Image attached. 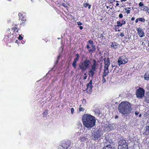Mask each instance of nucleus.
<instances>
[{
  "label": "nucleus",
  "instance_id": "obj_1",
  "mask_svg": "<svg viewBox=\"0 0 149 149\" xmlns=\"http://www.w3.org/2000/svg\"><path fill=\"white\" fill-rule=\"evenodd\" d=\"M82 121L84 125L87 128H91L95 125V118L90 114L84 115L82 117Z\"/></svg>",
  "mask_w": 149,
  "mask_h": 149
},
{
  "label": "nucleus",
  "instance_id": "obj_2",
  "mask_svg": "<svg viewBox=\"0 0 149 149\" xmlns=\"http://www.w3.org/2000/svg\"><path fill=\"white\" fill-rule=\"evenodd\" d=\"M118 108L119 112L125 116L129 114L132 109L131 104L127 101L122 102L119 104Z\"/></svg>",
  "mask_w": 149,
  "mask_h": 149
},
{
  "label": "nucleus",
  "instance_id": "obj_3",
  "mask_svg": "<svg viewBox=\"0 0 149 149\" xmlns=\"http://www.w3.org/2000/svg\"><path fill=\"white\" fill-rule=\"evenodd\" d=\"M99 64L96 60L94 59L93 60V63L91 65V69L88 71V74L89 77H91L93 78L94 75L95 74V71L98 68Z\"/></svg>",
  "mask_w": 149,
  "mask_h": 149
},
{
  "label": "nucleus",
  "instance_id": "obj_4",
  "mask_svg": "<svg viewBox=\"0 0 149 149\" xmlns=\"http://www.w3.org/2000/svg\"><path fill=\"white\" fill-rule=\"evenodd\" d=\"M91 64L90 60L86 58L83 62L80 63L79 67L82 72L85 71L87 68L90 67Z\"/></svg>",
  "mask_w": 149,
  "mask_h": 149
},
{
  "label": "nucleus",
  "instance_id": "obj_5",
  "mask_svg": "<svg viewBox=\"0 0 149 149\" xmlns=\"http://www.w3.org/2000/svg\"><path fill=\"white\" fill-rule=\"evenodd\" d=\"M87 42L89 44H87L86 46L88 53H92L96 51V47L95 45H94L93 41L91 40H89Z\"/></svg>",
  "mask_w": 149,
  "mask_h": 149
},
{
  "label": "nucleus",
  "instance_id": "obj_6",
  "mask_svg": "<svg viewBox=\"0 0 149 149\" xmlns=\"http://www.w3.org/2000/svg\"><path fill=\"white\" fill-rule=\"evenodd\" d=\"M5 38L7 39L8 38V40H10L12 42L15 41V42L17 43L18 41L17 40H15V39L16 37L15 36H14L13 33H11L10 29H9L6 31V35H5Z\"/></svg>",
  "mask_w": 149,
  "mask_h": 149
},
{
  "label": "nucleus",
  "instance_id": "obj_7",
  "mask_svg": "<svg viewBox=\"0 0 149 149\" xmlns=\"http://www.w3.org/2000/svg\"><path fill=\"white\" fill-rule=\"evenodd\" d=\"M105 142L104 143V147H111V144L113 143L112 141L111 134H108L105 136Z\"/></svg>",
  "mask_w": 149,
  "mask_h": 149
},
{
  "label": "nucleus",
  "instance_id": "obj_8",
  "mask_svg": "<svg viewBox=\"0 0 149 149\" xmlns=\"http://www.w3.org/2000/svg\"><path fill=\"white\" fill-rule=\"evenodd\" d=\"M145 93L144 90L143 88L139 87L136 91V95L137 98L141 99L144 96Z\"/></svg>",
  "mask_w": 149,
  "mask_h": 149
},
{
  "label": "nucleus",
  "instance_id": "obj_9",
  "mask_svg": "<svg viewBox=\"0 0 149 149\" xmlns=\"http://www.w3.org/2000/svg\"><path fill=\"white\" fill-rule=\"evenodd\" d=\"M126 148V149H128V144L125 139H120L119 141L118 148Z\"/></svg>",
  "mask_w": 149,
  "mask_h": 149
},
{
  "label": "nucleus",
  "instance_id": "obj_10",
  "mask_svg": "<svg viewBox=\"0 0 149 149\" xmlns=\"http://www.w3.org/2000/svg\"><path fill=\"white\" fill-rule=\"evenodd\" d=\"M128 61V59L126 56L123 55L119 58L118 61V65L120 66L121 65L125 64Z\"/></svg>",
  "mask_w": 149,
  "mask_h": 149
},
{
  "label": "nucleus",
  "instance_id": "obj_11",
  "mask_svg": "<svg viewBox=\"0 0 149 149\" xmlns=\"http://www.w3.org/2000/svg\"><path fill=\"white\" fill-rule=\"evenodd\" d=\"M100 136V132L99 131H94L91 133L92 139L94 140H97Z\"/></svg>",
  "mask_w": 149,
  "mask_h": 149
},
{
  "label": "nucleus",
  "instance_id": "obj_12",
  "mask_svg": "<svg viewBox=\"0 0 149 149\" xmlns=\"http://www.w3.org/2000/svg\"><path fill=\"white\" fill-rule=\"evenodd\" d=\"M71 144V142L70 140L63 141L61 144V146L65 149L69 148Z\"/></svg>",
  "mask_w": 149,
  "mask_h": 149
},
{
  "label": "nucleus",
  "instance_id": "obj_13",
  "mask_svg": "<svg viewBox=\"0 0 149 149\" xmlns=\"http://www.w3.org/2000/svg\"><path fill=\"white\" fill-rule=\"evenodd\" d=\"M92 80H91L87 85V88L86 89L87 93H91L93 87V86H92Z\"/></svg>",
  "mask_w": 149,
  "mask_h": 149
},
{
  "label": "nucleus",
  "instance_id": "obj_14",
  "mask_svg": "<svg viewBox=\"0 0 149 149\" xmlns=\"http://www.w3.org/2000/svg\"><path fill=\"white\" fill-rule=\"evenodd\" d=\"M76 56V58H74L72 64V66L74 69L76 68L77 65V62L79 61L80 58L79 54H77Z\"/></svg>",
  "mask_w": 149,
  "mask_h": 149
},
{
  "label": "nucleus",
  "instance_id": "obj_15",
  "mask_svg": "<svg viewBox=\"0 0 149 149\" xmlns=\"http://www.w3.org/2000/svg\"><path fill=\"white\" fill-rule=\"evenodd\" d=\"M126 22L123 19H122L121 21L118 20L117 22V24L114 26L116 28V31H117L116 28H117V27L122 26L123 25L125 24H126Z\"/></svg>",
  "mask_w": 149,
  "mask_h": 149
},
{
  "label": "nucleus",
  "instance_id": "obj_16",
  "mask_svg": "<svg viewBox=\"0 0 149 149\" xmlns=\"http://www.w3.org/2000/svg\"><path fill=\"white\" fill-rule=\"evenodd\" d=\"M104 67L109 68L110 64V60L109 58H105L104 59Z\"/></svg>",
  "mask_w": 149,
  "mask_h": 149
},
{
  "label": "nucleus",
  "instance_id": "obj_17",
  "mask_svg": "<svg viewBox=\"0 0 149 149\" xmlns=\"http://www.w3.org/2000/svg\"><path fill=\"white\" fill-rule=\"evenodd\" d=\"M138 33L139 36L142 38L145 36V33L143 29L140 27H139L137 29Z\"/></svg>",
  "mask_w": 149,
  "mask_h": 149
},
{
  "label": "nucleus",
  "instance_id": "obj_18",
  "mask_svg": "<svg viewBox=\"0 0 149 149\" xmlns=\"http://www.w3.org/2000/svg\"><path fill=\"white\" fill-rule=\"evenodd\" d=\"M11 29L15 33L18 32L19 29L17 28V25L13 23L12 25Z\"/></svg>",
  "mask_w": 149,
  "mask_h": 149
},
{
  "label": "nucleus",
  "instance_id": "obj_19",
  "mask_svg": "<svg viewBox=\"0 0 149 149\" xmlns=\"http://www.w3.org/2000/svg\"><path fill=\"white\" fill-rule=\"evenodd\" d=\"M109 68L104 67V72L102 75L106 76L107 75L109 72L108 70Z\"/></svg>",
  "mask_w": 149,
  "mask_h": 149
},
{
  "label": "nucleus",
  "instance_id": "obj_20",
  "mask_svg": "<svg viewBox=\"0 0 149 149\" xmlns=\"http://www.w3.org/2000/svg\"><path fill=\"white\" fill-rule=\"evenodd\" d=\"M118 44L116 42H111V46L114 49H116L118 48Z\"/></svg>",
  "mask_w": 149,
  "mask_h": 149
},
{
  "label": "nucleus",
  "instance_id": "obj_21",
  "mask_svg": "<svg viewBox=\"0 0 149 149\" xmlns=\"http://www.w3.org/2000/svg\"><path fill=\"white\" fill-rule=\"evenodd\" d=\"M144 78L145 80H149V71H147L144 75Z\"/></svg>",
  "mask_w": 149,
  "mask_h": 149
},
{
  "label": "nucleus",
  "instance_id": "obj_22",
  "mask_svg": "<svg viewBox=\"0 0 149 149\" xmlns=\"http://www.w3.org/2000/svg\"><path fill=\"white\" fill-rule=\"evenodd\" d=\"M84 7L85 8H86L87 7H88V9H90L91 8V5L88 4V3H84L83 4Z\"/></svg>",
  "mask_w": 149,
  "mask_h": 149
},
{
  "label": "nucleus",
  "instance_id": "obj_23",
  "mask_svg": "<svg viewBox=\"0 0 149 149\" xmlns=\"http://www.w3.org/2000/svg\"><path fill=\"white\" fill-rule=\"evenodd\" d=\"M84 106L82 105H80L79 109V111L80 112L81 111L83 112L85 111V109L84 107Z\"/></svg>",
  "mask_w": 149,
  "mask_h": 149
},
{
  "label": "nucleus",
  "instance_id": "obj_24",
  "mask_svg": "<svg viewBox=\"0 0 149 149\" xmlns=\"http://www.w3.org/2000/svg\"><path fill=\"white\" fill-rule=\"evenodd\" d=\"M145 101L147 103H149V93L146 94L145 97Z\"/></svg>",
  "mask_w": 149,
  "mask_h": 149
},
{
  "label": "nucleus",
  "instance_id": "obj_25",
  "mask_svg": "<svg viewBox=\"0 0 149 149\" xmlns=\"http://www.w3.org/2000/svg\"><path fill=\"white\" fill-rule=\"evenodd\" d=\"M146 130V133L147 135H149V125H147L145 127Z\"/></svg>",
  "mask_w": 149,
  "mask_h": 149
},
{
  "label": "nucleus",
  "instance_id": "obj_26",
  "mask_svg": "<svg viewBox=\"0 0 149 149\" xmlns=\"http://www.w3.org/2000/svg\"><path fill=\"white\" fill-rule=\"evenodd\" d=\"M94 111L95 114L98 116L100 114V110L98 109H95Z\"/></svg>",
  "mask_w": 149,
  "mask_h": 149
},
{
  "label": "nucleus",
  "instance_id": "obj_27",
  "mask_svg": "<svg viewBox=\"0 0 149 149\" xmlns=\"http://www.w3.org/2000/svg\"><path fill=\"white\" fill-rule=\"evenodd\" d=\"M79 139L82 142H84L86 140V138L84 137H79Z\"/></svg>",
  "mask_w": 149,
  "mask_h": 149
},
{
  "label": "nucleus",
  "instance_id": "obj_28",
  "mask_svg": "<svg viewBox=\"0 0 149 149\" xmlns=\"http://www.w3.org/2000/svg\"><path fill=\"white\" fill-rule=\"evenodd\" d=\"M20 19H21V20L23 21V22L22 23L20 24L21 25L23 24V23H24L25 21H26V18L25 17V15H24Z\"/></svg>",
  "mask_w": 149,
  "mask_h": 149
},
{
  "label": "nucleus",
  "instance_id": "obj_29",
  "mask_svg": "<svg viewBox=\"0 0 149 149\" xmlns=\"http://www.w3.org/2000/svg\"><path fill=\"white\" fill-rule=\"evenodd\" d=\"M48 114V110L47 109L45 111L43 112L42 113V114L44 116V117H45Z\"/></svg>",
  "mask_w": 149,
  "mask_h": 149
},
{
  "label": "nucleus",
  "instance_id": "obj_30",
  "mask_svg": "<svg viewBox=\"0 0 149 149\" xmlns=\"http://www.w3.org/2000/svg\"><path fill=\"white\" fill-rule=\"evenodd\" d=\"M138 20H139V21H140L141 22H145V19L143 18H139Z\"/></svg>",
  "mask_w": 149,
  "mask_h": 149
},
{
  "label": "nucleus",
  "instance_id": "obj_31",
  "mask_svg": "<svg viewBox=\"0 0 149 149\" xmlns=\"http://www.w3.org/2000/svg\"><path fill=\"white\" fill-rule=\"evenodd\" d=\"M106 77V76H104L103 75L102 76V81L103 83H104L106 82V80L105 78V77Z\"/></svg>",
  "mask_w": 149,
  "mask_h": 149
},
{
  "label": "nucleus",
  "instance_id": "obj_32",
  "mask_svg": "<svg viewBox=\"0 0 149 149\" xmlns=\"http://www.w3.org/2000/svg\"><path fill=\"white\" fill-rule=\"evenodd\" d=\"M125 10L126 13L127 14H129L130 13V10L129 9H127V8H125Z\"/></svg>",
  "mask_w": 149,
  "mask_h": 149
},
{
  "label": "nucleus",
  "instance_id": "obj_33",
  "mask_svg": "<svg viewBox=\"0 0 149 149\" xmlns=\"http://www.w3.org/2000/svg\"><path fill=\"white\" fill-rule=\"evenodd\" d=\"M18 15L19 16V19H21V18L22 17H23V16H24L23 15V14L22 13H19Z\"/></svg>",
  "mask_w": 149,
  "mask_h": 149
},
{
  "label": "nucleus",
  "instance_id": "obj_34",
  "mask_svg": "<svg viewBox=\"0 0 149 149\" xmlns=\"http://www.w3.org/2000/svg\"><path fill=\"white\" fill-rule=\"evenodd\" d=\"M84 77L83 78V79L84 80H85L87 79L88 75L86 73H85L84 74Z\"/></svg>",
  "mask_w": 149,
  "mask_h": 149
},
{
  "label": "nucleus",
  "instance_id": "obj_35",
  "mask_svg": "<svg viewBox=\"0 0 149 149\" xmlns=\"http://www.w3.org/2000/svg\"><path fill=\"white\" fill-rule=\"evenodd\" d=\"M102 149H114L112 147H104Z\"/></svg>",
  "mask_w": 149,
  "mask_h": 149
},
{
  "label": "nucleus",
  "instance_id": "obj_36",
  "mask_svg": "<svg viewBox=\"0 0 149 149\" xmlns=\"http://www.w3.org/2000/svg\"><path fill=\"white\" fill-rule=\"evenodd\" d=\"M61 5L63 7H65V8H68V6H67L66 4L64 3H62Z\"/></svg>",
  "mask_w": 149,
  "mask_h": 149
},
{
  "label": "nucleus",
  "instance_id": "obj_37",
  "mask_svg": "<svg viewBox=\"0 0 149 149\" xmlns=\"http://www.w3.org/2000/svg\"><path fill=\"white\" fill-rule=\"evenodd\" d=\"M143 3L141 2H140L139 4V7L142 6H143Z\"/></svg>",
  "mask_w": 149,
  "mask_h": 149
},
{
  "label": "nucleus",
  "instance_id": "obj_38",
  "mask_svg": "<svg viewBox=\"0 0 149 149\" xmlns=\"http://www.w3.org/2000/svg\"><path fill=\"white\" fill-rule=\"evenodd\" d=\"M74 108H72L71 109V112L72 114H73L74 112Z\"/></svg>",
  "mask_w": 149,
  "mask_h": 149
},
{
  "label": "nucleus",
  "instance_id": "obj_39",
  "mask_svg": "<svg viewBox=\"0 0 149 149\" xmlns=\"http://www.w3.org/2000/svg\"><path fill=\"white\" fill-rule=\"evenodd\" d=\"M23 38L22 37L21 35H19L18 39L19 40H22L23 39Z\"/></svg>",
  "mask_w": 149,
  "mask_h": 149
},
{
  "label": "nucleus",
  "instance_id": "obj_40",
  "mask_svg": "<svg viewBox=\"0 0 149 149\" xmlns=\"http://www.w3.org/2000/svg\"><path fill=\"white\" fill-rule=\"evenodd\" d=\"M123 17V15L122 14L120 13L119 15V17L120 18H122Z\"/></svg>",
  "mask_w": 149,
  "mask_h": 149
},
{
  "label": "nucleus",
  "instance_id": "obj_41",
  "mask_svg": "<svg viewBox=\"0 0 149 149\" xmlns=\"http://www.w3.org/2000/svg\"><path fill=\"white\" fill-rule=\"evenodd\" d=\"M124 34L123 32L120 33V36L121 37H123L124 36Z\"/></svg>",
  "mask_w": 149,
  "mask_h": 149
},
{
  "label": "nucleus",
  "instance_id": "obj_42",
  "mask_svg": "<svg viewBox=\"0 0 149 149\" xmlns=\"http://www.w3.org/2000/svg\"><path fill=\"white\" fill-rule=\"evenodd\" d=\"M77 24L78 25H81L83 24L82 23L80 22H77Z\"/></svg>",
  "mask_w": 149,
  "mask_h": 149
},
{
  "label": "nucleus",
  "instance_id": "obj_43",
  "mask_svg": "<svg viewBox=\"0 0 149 149\" xmlns=\"http://www.w3.org/2000/svg\"><path fill=\"white\" fill-rule=\"evenodd\" d=\"M103 33L101 34V36H100V38H101L102 39H103V38L104 37V36L103 35Z\"/></svg>",
  "mask_w": 149,
  "mask_h": 149
},
{
  "label": "nucleus",
  "instance_id": "obj_44",
  "mask_svg": "<svg viewBox=\"0 0 149 149\" xmlns=\"http://www.w3.org/2000/svg\"><path fill=\"white\" fill-rule=\"evenodd\" d=\"M110 1H111L110 2V3H113V2H114L115 1V0H109Z\"/></svg>",
  "mask_w": 149,
  "mask_h": 149
},
{
  "label": "nucleus",
  "instance_id": "obj_45",
  "mask_svg": "<svg viewBox=\"0 0 149 149\" xmlns=\"http://www.w3.org/2000/svg\"><path fill=\"white\" fill-rule=\"evenodd\" d=\"M139 113L137 111H136L135 113V114L136 116H137L139 114Z\"/></svg>",
  "mask_w": 149,
  "mask_h": 149
},
{
  "label": "nucleus",
  "instance_id": "obj_46",
  "mask_svg": "<svg viewBox=\"0 0 149 149\" xmlns=\"http://www.w3.org/2000/svg\"><path fill=\"white\" fill-rule=\"evenodd\" d=\"M138 21H139V20H138V18H137L135 20V23H137Z\"/></svg>",
  "mask_w": 149,
  "mask_h": 149
},
{
  "label": "nucleus",
  "instance_id": "obj_47",
  "mask_svg": "<svg viewBox=\"0 0 149 149\" xmlns=\"http://www.w3.org/2000/svg\"><path fill=\"white\" fill-rule=\"evenodd\" d=\"M79 28L80 30H82L83 29V26H80L79 27Z\"/></svg>",
  "mask_w": 149,
  "mask_h": 149
},
{
  "label": "nucleus",
  "instance_id": "obj_48",
  "mask_svg": "<svg viewBox=\"0 0 149 149\" xmlns=\"http://www.w3.org/2000/svg\"><path fill=\"white\" fill-rule=\"evenodd\" d=\"M134 19H135V18L134 17H132V18L131 19V20L132 21L134 20Z\"/></svg>",
  "mask_w": 149,
  "mask_h": 149
},
{
  "label": "nucleus",
  "instance_id": "obj_49",
  "mask_svg": "<svg viewBox=\"0 0 149 149\" xmlns=\"http://www.w3.org/2000/svg\"><path fill=\"white\" fill-rule=\"evenodd\" d=\"M127 0H121V2H125Z\"/></svg>",
  "mask_w": 149,
  "mask_h": 149
},
{
  "label": "nucleus",
  "instance_id": "obj_50",
  "mask_svg": "<svg viewBox=\"0 0 149 149\" xmlns=\"http://www.w3.org/2000/svg\"><path fill=\"white\" fill-rule=\"evenodd\" d=\"M118 118V116H117V115H116L115 117V119H117V118Z\"/></svg>",
  "mask_w": 149,
  "mask_h": 149
},
{
  "label": "nucleus",
  "instance_id": "obj_51",
  "mask_svg": "<svg viewBox=\"0 0 149 149\" xmlns=\"http://www.w3.org/2000/svg\"><path fill=\"white\" fill-rule=\"evenodd\" d=\"M119 5V3H117L116 4V6H118Z\"/></svg>",
  "mask_w": 149,
  "mask_h": 149
},
{
  "label": "nucleus",
  "instance_id": "obj_52",
  "mask_svg": "<svg viewBox=\"0 0 149 149\" xmlns=\"http://www.w3.org/2000/svg\"><path fill=\"white\" fill-rule=\"evenodd\" d=\"M131 9V7H128L127 8V9Z\"/></svg>",
  "mask_w": 149,
  "mask_h": 149
},
{
  "label": "nucleus",
  "instance_id": "obj_53",
  "mask_svg": "<svg viewBox=\"0 0 149 149\" xmlns=\"http://www.w3.org/2000/svg\"><path fill=\"white\" fill-rule=\"evenodd\" d=\"M106 8L107 9H108L109 8V6H106Z\"/></svg>",
  "mask_w": 149,
  "mask_h": 149
},
{
  "label": "nucleus",
  "instance_id": "obj_54",
  "mask_svg": "<svg viewBox=\"0 0 149 149\" xmlns=\"http://www.w3.org/2000/svg\"><path fill=\"white\" fill-rule=\"evenodd\" d=\"M129 6H131V3H129Z\"/></svg>",
  "mask_w": 149,
  "mask_h": 149
},
{
  "label": "nucleus",
  "instance_id": "obj_55",
  "mask_svg": "<svg viewBox=\"0 0 149 149\" xmlns=\"http://www.w3.org/2000/svg\"><path fill=\"white\" fill-rule=\"evenodd\" d=\"M148 46L149 47V42H148Z\"/></svg>",
  "mask_w": 149,
  "mask_h": 149
},
{
  "label": "nucleus",
  "instance_id": "obj_56",
  "mask_svg": "<svg viewBox=\"0 0 149 149\" xmlns=\"http://www.w3.org/2000/svg\"><path fill=\"white\" fill-rule=\"evenodd\" d=\"M120 31V30H118V31Z\"/></svg>",
  "mask_w": 149,
  "mask_h": 149
},
{
  "label": "nucleus",
  "instance_id": "obj_57",
  "mask_svg": "<svg viewBox=\"0 0 149 149\" xmlns=\"http://www.w3.org/2000/svg\"><path fill=\"white\" fill-rule=\"evenodd\" d=\"M141 116V114H140V115L139 116V117H140Z\"/></svg>",
  "mask_w": 149,
  "mask_h": 149
},
{
  "label": "nucleus",
  "instance_id": "obj_58",
  "mask_svg": "<svg viewBox=\"0 0 149 149\" xmlns=\"http://www.w3.org/2000/svg\"><path fill=\"white\" fill-rule=\"evenodd\" d=\"M116 2H118V1H116Z\"/></svg>",
  "mask_w": 149,
  "mask_h": 149
},
{
  "label": "nucleus",
  "instance_id": "obj_59",
  "mask_svg": "<svg viewBox=\"0 0 149 149\" xmlns=\"http://www.w3.org/2000/svg\"><path fill=\"white\" fill-rule=\"evenodd\" d=\"M148 65H149V63H148Z\"/></svg>",
  "mask_w": 149,
  "mask_h": 149
}]
</instances>
